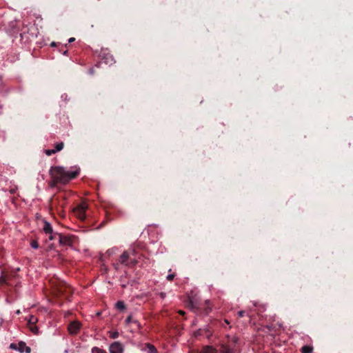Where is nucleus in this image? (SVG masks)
<instances>
[{
    "instance_id": "1",
    "label": "nucleus",
    "mask_w": 353,
    "mask_h": 353,
    "mask_svg": "<svg viewBox=\"0 0 353 353\" xmlns=\"http://www.w3.org/2000/svg\"><path fill=\"white\" fill-rule=\"evenodd\" d=\"M50 176L52 179L50 185L56 186L58 183L66 184L70 181L75 179L79 174L78 170L67 171L63 167L53 166L49 171Z\"/></svg>"
},
{
    "instance_id": "2",
    "label": "nucleus",
    "mask_w": 353,
    "mask_h": 353,
    "mask_svg": "<svg viewBox=\"0 0 353 353\" xmlns=\"http://www.w3.org/2000/svg\"><path fill=\"white\" fill-rule=\"evenodd\" d=\"M54 293L57 298L68 300L72 294V289L65 281H58L54 284Z\"/></svg>"
},
{
    "instance_id": "3",
    "label": "nucleus",
    "mask_w": 353,
    "mask_h": 353,
    "mask_svg": "<svg viewBox=\"0 0 353 353\" xmlns=\"http://www.w3.org/2000/svg\"><path fill=\"white\" fill-rule=\"evenodd\" d=\"M188 307L195 312L204 313L206 315L212 311V305L208 300L205 301L203 303H200L191 299L189 301Z\"/></svg>"
},
{
    "instance_id": "4",
    "label": "nucleus",
    "mask_w": 353,
    "mask_h": 353,
    "mask_svg": "<svg viewBox=\"0 0 353 353\" xmlns=\"http://www.w3.org/2000/svg\"><path fill=\"white\" fill-rule=\"evenodd\" d=\"M237 339L234 338L228 343L222 344L220 348L221 353H238V349L236 347Z\"/></svg>"
},
{
    "instance_id": "5",
    "label": "nucleus",
    "mask_w": 353,
    "mask_h": 353,
    "mask_svg": "<svg viewBox=\"0 0 353 353\" xmlns=\"http://www.w3.org/2000/svg\"><path fill=\"white\" fill-rule=\"evenodd\" d=\"M87 209V207L84 203H81L78 205L74 209V213L75 215L78 217L79 219L81 221H84L85 219V210Z\"/></svg>"
},
{
    "instance_id": "6",
    "label": "nucleus",
    "mask_w": 353,
    "mask_h": 353,
    "mask_svg": "<svg viewBox=\"0 0 353 353\" xmlns=\"http://www.w3.org/2000/svg\"><path fill=\"white\" fill-rule=\"evenodd\" d=\"M74 236L72 235L59 234V242L60 245L70 246L72 245Z\"/></svg>"
},
{
    "instance_id": "7",
    "label": "nucleus",
    "mask_w": 353,
    "mask_h": 353,
    "mask_svg": "<svg viewBox=\"0 0 353 353\" xmlns=\"http://www.w3.org/2000/svg\"><path fill=\"white\" fill-rule=\"evenodd\" d=\"M81 327V324L79 321H72L69 323L68 326V330L72 335L77 334Z\"/></svg>"
},
{
    "instance_id": "8",
    "label": "nucleus",
    "mask_w": 353,
    "mask_h": 353,
    "mask_svg": "<svg viewBox=\"0 0 353 353\" xmlns=\"http://www.w3.org/2000/svg\"><path fill=\"white\" fill-rule=\"evenodd\" d=\"M129 253L130 257V268L134 267L137 264L139 263V259H140V256L139 258H137V252L135 249H130L126 251Z\"/></svg>"
},
{
    "instance_id": "9",
    "label": "nucleus",
    "mask_w": 353,
    "mask_h": 353,
    "mask_svg": "<svg viewBox=\"0 0 353 353\" xmlns=\"http://www.w3.org/2000/svg\"><path fill=\"white\" fill-rule=\"evenodd\" d=\"M109 351L110 353H123V346L120 342L115 341L110 345Z\"/></svg>"
},
{
    "instance_id": "10",
    "label": "nucleus",
    "mask_w": 353,
    "mask_h": 353,
    "mask_svg": "<svg viewBox=\"0 0 353 353\" xmlns=\"http://www.w3.org/2000/svg\"><path fill=\"white\" fill-rule=\"evenodd\" d=\"M119 261L121 264L130 268V257L129 253L126 251L123 252L120 256Z\"/></svg>"
},
{
    "instance_id": "11",
    "label": "nucleus",
    "mask_w": 353,
    "mask_h": 353,
    "mask_svg": "<svg viewBox=\"0 0 353 353\" xmlns=\"http://www.w3.org/2000/svg\"><path fill=\"white\" fill-rule=\"evenodd\" d=\"M18 350L20 352H26V353L31 352V348L26 345V343L21 341L18 343Z\"/></svg>"
},
{
    "instance_id": "12",
    "label": "nucleus",
    "mask_w": 353,
    "mask_h": 353,
    "mask_svg": "<svg viewBox=\"0 0 353 353\" xmlns=\"http://www.w3.org/2000/svg\"><path fill=\"white\" fill-rule=\"evenodd\" d=\"M43 230L46 234H52L53 233V229L51 224L47 221H43Z\"/></svg>"
},
{
    "instance_id": "13",
    "label": "nucleus",
    "mask_w": 353,
    "mask_h": 353,
    "mask_svg": "<svg viewBox=\"0 0 353 353\" xmlns=\"http://www.w3.org/2000/svg\"><path fill=\"white\" fill-rule=\"evenodd\" d=\"M143 350L147 351L148 353H158V350L155 347V346L150 343H147L145 344Z\"/></svg>"
},
{
    "instance_id": "14",
    "label": "nucleus",
    "mask_w": 353,
    "mask_h": 353,
    "mask_svg": "<svg viewBox=\"0 0 353 353\" xmlns=\"http://www.w3.org/2000/svg\"><path fill=\"white\" fill-rule=\"evenodd\" d=\"M103 59L104 60V62L106 64L111 65V64H112L113 62H114L112 55L110 54L109 53L104 54V56L103 57Z\"/></svg>"
},
{
    "instance_id": "15",
    "label": "nucleus",
    "mask_w": 353,
    "mask_h": 353,
    "mask_svg": "<svg viewBox=\"0 0 353 353\" xmlns=\"http://www.w3.org/2000/svg\"><path fill=\"white\" fill-rule=\"evenodd\" d=\"M203 353H217V350L212 346L205 345L201 350Z\"/></svg>"
},
{
    "instance_id": "16",
    "label": "nucleus",
    "mask_w": 353,
    "mask_h": 353,
    "mask_svg": "<svg viewBox=\"0 0 353 353\" xmlns=\"http://www.w3.org/2000/svg\"><path fill=\"white\" fill-rule=\"evenodd\" d=\"M130 323H133L136 324L139 328H141V325L137 320H133L132 314H130L125 319V323L129 324Z\"/></svg>"
},
{
    "instance_id": "17",
    "label": "nucleus",
    "mask_w": 353,
    "mask_h": 353,
    "mask_svg": "<svg viewBox=\"0 0 353 353\" xmlns=\"http://www.w3.org/2000/svg\"><path fill=\"white\" fill-rule=\"evenodd\" d=\"M313 348L309 345H304L301 347V353H312Z\"/></svg>"
},
{
    "instance_id": "18",
    "label": "nucleus",
    "mask_w": 353,
    "mask_h": 353,
    "mask_svg": "<svg viewBox=\"0 0 353 353\" xmlns=\"http://www.w3.org/2000/svg\"><path fill=\"white\" fill-rule=\"evenodd\" d=\"M116 307L119 310H123L125 309V305L123 301H119L117 303H116Z\"/></svg>"
},
{
    "instance_id": "19",
    "label": "nucleus",
    "mask_w": 353,
    "mask_h": 353,
    "mask_svg": "<svg viewBox=\"0 0 353 353\" xmlns=\"http://www.w3.org/2000/svg\"><path fill=\"white\" fill-rule=\"evenodd\" d=\"M63 147H64L63 142H60L55 145V149H54V150L55 152H59L61 150H63Z\"/></svg>"
},
{
    "instance_id": "20",
    "label": "nucleus",
    "mask_w": 353,
    "mask_h": 353,
    "mask_svg": "<svg viewBox=\"0 0 353 353\" xmlns=\"http://www.w3.org/2000/svg\"><path fill=\"white\" fill-rule=\"evenodd\" d=\"M37 322V318L35 316L31 315L28 320V325H35Z\"/></svg>"
},
{
    "instance_id": "21",
    "label": "nucleus",
    "mask_w": 353,
    "mask_h": 353,
    "mask_svg": "<svg viewBox=\"0 0 353 353\" xmlns=\"http://www.w3.org/2000/svg\"><path fill=\"white\" fill-rule=\"evenodd\" d=\"M29 329L34 334H37L39 333V328L35 325H29Z\"/></svg>"
},
{
    "instance_id": "22",
    "label": "nucleus",
    "mask_w": 353,
    "mask_h": 353,
    "mask_svg": "<svg viewBox=\"0 0 353 353\" xmlns=\"http://www.w3.org/2000/svg\"><path fill=\"white\" fill-rule=\"evenodd\" d=\"M92 353H107V352L103 349L98 347H94L92 349Z\"/></svg>"
},
{
    "instance_id": "23",
    "label": "nucleus",
    "mask_w": 353,
    "mask_h": 353,
    "mask_svg": "<svg viewBox=\"0 0 353 353\" xmlns=\"http://www.w3.org/2000/svg\"><path fill=\"white\" fill-rule=\"evenodd\" d=\"M119 336V333L117 331L110 332V337L111 339H117Z\"/></svg>"
},
{
    "instance_id": "24",
    "label": "nucleus",
    "mask_w": 353,
    "mask_h": 353,
    "mask_svg": "<svg viewBox=\"0 0 353 353\" xmlns=\"http://www.w3.org/2000/svg\"><path fill=\"white\" fill-rule=\"evenodd\" d=\"M59 234H60L59 233H57V232H54L52 234H50L48 239L49 240L52 241V240H54L56 239V236H59Z\"/></svg>"
},
{
    "instance_id": "25",
    "label": "nucleus",
    "mask_w": 353,
    "mask_h": 353,
    "mask_svg": "<svg viewBox=\"0 0 353 353\" xmlns=\"http://www.w3.org/2000/svg\"><path fill=\"white\" fill-rule=\"evenodd\" d=\"M45 153H46V155H48V156H51L52 154H55L56 152H55L54 150V149H52V150H45Z\"/></svg>"
},
{
    "instance_id": "26",
    "label": "nucleus",
    "mask_w": 353,
    "mask_h": 353,
    "mask_svg": "<svg viewBox=\"0 0 353 353\" xmlns=\"http://www.w3.org/2000/svg\"><path fill=\"white\" fill-rule=\"evenodd\" d=\"M31 246L33 248H39V243H37V241H32L31 242Z\"/></svg>"
},
{
    "instance_id": "27",
    "label": "nucleus",
    "mask_w": 353,
    "mask_h": 353,
    "mask_svg": "<svg viewBox=\"0 0 353 353\" xmlns=\"http://www.w3.org/2000/svg\"><path fill=\"white\" fill-rule=\"evenodd\" d=\"M6 283V278L4 276H0V285Z\"/></svg>"
},
{
    "instance_id": "28",
    "label": "nucleus",
    "mask_w": 353,
    "mask_h": 353,
    "mask_svg": "<svg viewBox=\"0 0 353 353\" xmlns=\"http://www.w3.org/2000/svg\"><path fill=\"white\" fill-rule=\"evenodd\" d=\"M175 276V274H170L167 276V279L169 281H171L174 279Z\"/></svg>"
},
{
    "instance_id": "29",
    "label": "nucleus",
    "mask_w": 353,
    "mask_h": 353,
    "mask_svg": "<svg viewBox=\"0 0 353 353\" xmlns=\"http://www.w3.org/2000/svg\"><path fill=\"white\" fill-rule=\"evenodd\" d=\"M10 348L12 350H18V344L16 343H11L10 345Z\"/></svg>"
},
{
    "instance_id": "30",
    "label": "nucleus",
    "mask_w": 353,
    "mask_h": 353,
    "mask_svg": "<svg viewBox=\"0 0 353 353\" xmlns=\"http://www.w3.org/2000/svg\"><path fill=\"white\" fill-rule=\"evenodd\" d=\"M245 312L244 310H241L238 312L239 317L241 318L244 316Z\"/></svg>"
},
{
    "instance_id": "31",
    "label": "nucleus",
    "mask_w": 353,
    "mask_h": 353,
    "mask_svg": "<svg viewBox=\"0 0 353 353\" xmlns=\"http://www.w3.org/2000/svg\"><path fill=\"white\" fill-rule=\"evenodd\" d=\"M88 72L90 74H92V75L94 74V68H90Z\"/></svg>"
},
{
    "instance_id": "32",
    "label": "nucleus",
    "mask_w": 353,
    "mask_h": 353,
    "mask_svg": "<svg viewBox=\"0 0 353 353\" xmlns=\"http://www.w3.org/2000/svg\"><path fill=\"white\" fill-rule=\"evenodd\" d=\"M178 312L179 314L183 315V316L185 315V312L183 310H179Z\"/></svg>"
},
{
    "instance_id": "33",
    "label": "nucleus",
    "mask_w": 353,
    "mask_h": 353,
    "mask_svg": "<svg viewBox=\"0 0 353 353\" xmlns=\"http://www.w3.org/2000/svg\"><path fill=\"white\" fill-rule=\"evenodd\" d=\"M74 40H75V39H74V37H72V38L69 39L68 42H69V43H72V42H73Z\"/></svg>"
},
{
    "instance_id": "34",
    "label": "nucleus",
    "mask_w": 353,
    "mask_h": 353,
    "mask_svg": "<svg viewBox=\"0 0 353 353\" xmlns=\"http://www.w3.org/2000/svg\"><path fill=\"white\" fill-rule=\"evenodd\" d=\"M56 46H57V43L54 41L52 42L50 44V46H52V47H55Z\"/></svg>"
},
{
    "instance_id": "35",
    "label": "nucleus",
    "mask_w": 353,
    "mask_h": 353,
    "mask_svg": "<svg viewBox=\"0 0 353 353\" xmlns=\"http://www.w3.org/2000/svg\"><path fill=\"white\" fill-rule=\"evenodd\" d=\"M16 313H17V314H19L21 313V312H20V310H18L16 312Z\"/></svg>"
},
{
    "instance_id": "36",
    "label": "nucleus",
    "mask_w": 353,
    "mask_h": 353,
    "mask_svg": "<svg viewBox=\"0 0 353 353\" xmlns=\"http://www.w3.org/2000/svg\"><path fill=\"white\" fill-rule=\"evenodd\" d=\"M225 323H228V324L229 323V322L228 321V320H226V319H225Z\"/></svg>"
},
{
    "instance_id": "37",
    "label": "nucleus",
    "mask_w": 353,
    "mask_h": 353,
    "mask_svg": "<svg viewBox=\"0 0 353 353\" xmlns=\"http://www.w3.org/2000/svg\"><path fill=\"white\" fill-rule=\"evenodd\" d=\"M66 54H67V51H65V52H63V54H65V55Z\"/></svg>"
},
{
    "instance_id": "38",
    "label": "nucleus",
    "mask_w": 353,
    "mask_h": 353,
    "mask_svg": "<svg viewBox=\"0 0 353 353\" xmlns=\"http://www.w3.org/2000/svg\"><path fill=\"white\" fill-rule=\"evenodd\" d=\"M199 353H203V352L202 350H201Z\"/></svg>"
}]
</instances>
